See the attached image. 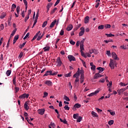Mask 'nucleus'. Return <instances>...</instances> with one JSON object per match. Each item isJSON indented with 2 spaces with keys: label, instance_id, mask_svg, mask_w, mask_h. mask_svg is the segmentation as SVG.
Wrapping results in <instances>:
<instances>
[{
  "label": "nucleus",
  "instance_id": "35",
  "mask_svg": "<svg viewBox=\"0 0 128 128\" xmlns=\"http://www.w3.org/2000/svg\"><path fill=\"white\" fill-rule=\"evenodd\" d=\"M14 90L15 94H16V92H18L20 90V88L16 86L14 88Z\"/></svg>",
  "mask_w": 128,
  "mask_h": 128
},
{
  "label": "nucleus",
  "instance_id": "58",
  "mask_svg": "<svg viewBox=\"0 0 128 128\" xmlns=\"http://www.w3.org/2000/svg\"><path fill=\"white\" fill-rule=\"evenodd\" d=\"M96 111H98V112H102V110L98 108H96Z\"/></svg>",
  "mask_w": 128,
  "mask_h": 128
},
{
  "label": "nucleus",
  "instance_id": "13",
  "mask_svg": "<svg viewBox=\"0 0 128 128\" xmlns=\"http://www.w3.org/2000/svg\"><path fill=\"white\" fill-rule=\"evenodd\" d=\"M89 22H90V17L88 16H86V17H85L84 19V24H88Z\"/></svg>",
  "mask_w": 128,
  "mask_h": 128
},
{
  "label": "nucleus",
  "instance_id": "36",
  "mask_svg": "<svg viewBox=\"0 0 128 128\" xmlns=\"http://www.w3.org/2000/svg\"><path fill=\"white\" fill-rule=\"evenodd\" d=\"M82 116H79L77 119V122H82Z\"/></svg>",
  "mask_w": 128,
  "mask_h": 128
},
{
  "label": "nucleus",
  "instance_id": "61",
  "mask_svg": "<svg viewBox=\"0 0 128 128\" xmlns=\"http://www.w3.org/2000/svg\"><path fill=\"white\" fill-rule=\"evenodd\" d=\"M0 28L1 30H4V24H1L0 26Z\"/></svg>",
  "mask_w": 128,
  "mask_h": 128
},
{
  "label": "nucleus",
  "instance_id": "33",
  "mask_svg": "<svg viewBox=\"0 0 128 128\" xmlns=\"http://www.w3.org/2000/svg\"><path fill=\"white\" fill-rule=\"evenodd\" d=\"M107 86L108 88H112V82L110 81L109 82V84H107Z\"/></svg>",
  "mask_w": 128,
  "mask_h": 128
},
{
  "label": "nucleus",
  "instance_id": "19",
  "mask_svg": "<svg viewBox=\"0 0 128 128\" xmlns=\"http://www.w3.org/2000/svg\"><path fill=\"white\" fill-rule=\"evenodd\" d=\"M16 28L13 30L12 34H10V37L12 38V36H14V34H16Z\"/></svg>",
  "mask_w": 128,
  "mask_h": 128
},
{
  "label": "nucleus",
  "instance_id": "14",
  "mask_svg": "<svg viewBox=\"0 0 128 128\" xmlns=\"http://www.w3.org/2000/svg\"><path fill=\"white\" fill-rule=\"evenodd\" d=\"M102 76L100 74V72L96 73L94 76V78H102Z\"/></svg>",
  "mask_w": 128,
  "mask_h": 128
},
{
  "label": "nucleus",
  "instance_id": "12",
  "mask_svg": "<svg viewBox=\"0 0 128 128\" xmlns=\"http://www.w3.org/2000/svg\"><path fill=\"white\" fill-rule=\"evenodd\" d=\"M52 71L48 70L46 73L44 74V76H52Z\"/></svg>",
  "mask_w": 128,
  "mask_h": 128
},
{
  "label": "nucleus",
  "instance_id": "27",
  "mask_svg": "<svg viewBox=\"0 0 128 128\" xmlns=\"http://www.w3.org/2000/svg\"><path fill=\"white\" fill-rule=\"evenodd\" d=\"M82 106L79 104H76L74 106V108H80Z\"/></svg>",
  "mask_w": 128,
  "mask_h": 128
},
{
  "label": "nucleus",
  "instance_id": "7",
  "mask_svg": "<svg viewBox=\"0 0 128 128\" xmlns=\"http://www.w3.org/2000/svg\"><path fill=\"white\" fill-rule=\"evenodd\" d=\"M80 32H79V36H82L84 34V28L82 27L80 28Z\"/></svg>",
  "mask_w": 128,
  "mask_h": 128
},
{
  "label": "nucleus",
  "instance_id": "30",
  "mask_svg": "<svg viewBox=\"0 0 128 128\" xmlns=\"http://www.w3.org/2000/svg\"><path fill=\"white\" fill-rule=\"evenodd\" d=\"M64 100H66V102H70V98H68V97L66 95L64 96Z\"/></svg>",
  "mask_w": 128,
  "mask_h": 128
},
{
  "label": "nucleus",
  "instance_id": "1",
  "mask_svg": "<svg viewBox=\"0 0 128 128\" xmlns=\"http://www.w3.org/2000/svg\"><path fill=\"white\" fill-rule=\"evenodd\" d=\"M114 66H118V63L116 61L114 60L110 59L109 66L111 70H114Z\"/></svg>",
  "mask_w": 128,
  "mask_h": 128
},
{
  "label": "nucleus",
  "instance_id": "40",
  "mask_svg": "<svg viewBox=\"0 0 128 128\" xmlns=\"http://www.w3.org/2000/svg\"><path fill=\"white\" fill-rule=\"evenodd\" d=\"M46 24H48V22H44L42 25V28H46Z\"/></svg>",
  "mask_w": 128,
  "mask_h": 128
},
{
  "label": "nucleus",
  "instance_id": "53",
  "mask_svg": "<svg viewBox=\"0 0 128 128\" xmlns=\"http://www.w3.org/2000/svg\"><path fill=\"white\" fill-rule=\"evenodd\" d=\"M80 76H84V70H80Z\"/></svg>",
  "mask_w": 128,
  "mask_h": 128
},
{
  "label": "nucleus",
  "instance_id": "42",
  "mask_svg": "<svg viewBox=\"0 0 128 128\" xmlns=\"http://www.w3.org/2000/svg\"><path fill=\"white\" fill-rule=\"evenodd\" d=\"M44 94L43 96L44 98H46V96H48V92H44Z\"/></svg>",
  "mask_w": 128,
  "mask_h": 128
},
{
  "label": "nucleus",
  "instance_id": "49",
  "mask_svg": "<svg viewBox=\"0 0 128 128\" xmlns=\"http://www.w3.org/2000/svg\"><path fill=\"white\" fill-rule=\"evenodd\" d=\"M30 36V33H27V34L26 35V36L24 37V40H26L28 38V36Z\"/></svg>",
  "mask_w": 128,
  "mask_h": 128
},
{
  "label": "nucleus",
  "instance_id": "52",
  "mask_svg": "<svg viewBox=\"0 0 128 128\" xmlns=\"http://www.w3.org/2000/svg\"><path fill=\"white\" fill-rule=\"evenodd\" d=\"M16 8V6L15 4H12V10H14Z\"/></svg>",
  "mask_w": 128,
  "mask_h": 128
},
{
  "label": "nucleus",
  "instance_id": "55",
  "mask_svg": "<svg viewBox=\"0 0 128 128\" xmlns=\"http://www.w3.org/2000/svg\"><path fill=\"white\" fill-rule=\"evenodd\" d=\"M60 0H57V1L54 4V6H58V4H60Z\"/></svg>",
  "mask_w": 128,
  "mask_h": 128
},
{
  "label": "nucleus",
  "instance_id": "6",
  "mask_svg": "<svg viewBox=\"0 0 128 128\" xmlns=\"http://www.w3.org/2000/svg\"><path fill=\"white\" fill-rule=\"evenodd\" d=\"M28 104H30V102L28 101L26 102L24 104V108L26 110H30Z\"/></svg>",
  "mask_w": 128,
  "mask_h": 128
},
{
  "label": "nucleus",
  "instance_id": "15",
  "mask_svg": "<svg viewBox=\"0 0 128 128\" xmlns=\"http://www.w3.org/2000/svg\"><path fill=\"white\" fill-rule=\"evenodd\" d=\"M56 24V20L55 19L50 24V28H54V24Z\"/></svg>",
  "mask_w": 128,
  "mask_h": 128
},
{
  "label": "nucleus",
  "instance_id": "5",
  "mask_svg": "<svg viewBox=\"0 0 128 128\" xmlns=\"http://www.w3.org/2000/svg\"><path fill=\"white\" fill-rule=\"evenodd\" d=\"M45 112H46V110L44 108L38 109V114H40V116H43V114H44Z\"/></svg>",
  "mask_w": 128,
  "mask_h": 128
},
{
  "label": "nucleus",
  "instance_id": "64",
  "mask_svg": "<svg viewBox=\"0 0 128 128\" xmlns=\"http://www.w3.org/2000/svg\"><path fill=\"white\" fill-rule=\"evenodd\" d=\"M21 15H22V18H24V11L22 12Z\"/></svg>",
  "mask_w": 128,
  "mask_h": 128
},
{
  "label": "nucleus",
  "instance_id": "37",
  "mask_svg": "<svg viewBox=\"0 0 128 128\" xmlns=\"http://www.w3.org/2000/svg\"><path fill=\"white\" fill-rule=\"evenodd\" d=\"M104 28H110V24H105L104 26Z\"/></svg>",
  "mask_w": 128,
  "mask_h": 128
},
{
  "label": "nucleus",
  "instance_id": "60",
  "mask_svg": "<svg viewBox=\"0 0 128 128\" xmlns=\"http://www.w3.org/2000/svg\"><path fill=\"white\" fill-rule=\"evenodd\" d=\"M91 70H96V66L94 65L91 66Z\"/></svg>",
  "mask_w": 128,
  "mask_h": 128
},
{
  "label": "nucleus",
  "instance_id": "54",
  "mask_svg": "<svg viewBox=\"0 0 128 128\" xmlns=\"http://www.w3.org/2000/svg\"><path fill=\"white\" fill-rule=\"evenodd\" d=\"M50 126L53 128H56V124L52 122H51Z\"/></svg>",
  "mask_w": 128,
  "mask_h": 128
},
{
  "label": "nucleus",
  "instance_id": "62",
  "mask_svg": "<svg viewBox=\"0 0 128 128\" xmlns=\"http://www.w3.org/2000/svg\"><path fill=\"white\" fill-rule=\"evenodd\" d=\"M14 40H18V36H15Z\"/></svg>",
  "mask_w": 128,
  "mask_h": 128
},
{
  "label": "nucleus",
  "instance_id": "34",
  "mask_svg": "<svg viewBox=\"0 0 128 128\" xmlns=\"http://www.w3.org/2000/svg\"><path fill=\"white\" fill-rule=\"evenodd\" d=\"M104 26L100 25L98 26V30H104Z\"/></svg>",
  "mask_w": 128,
  "mask_h": 128
},
{
  "label": "nucleus",
  "instance_id": "45",
  "mask_svg": "<svg viewBox=\"0 0 128 128\" xmlns=\"http://www.w3.org/2000/svg\"><path fill=\"white\" fill-rule=\"evenodd\" d=\"M106 54L108 56H110V50H106Z\"/></svg>",
  "mask_w": 128,
  "mask_h": 128
},
{
  "label": "nucleus",
  "instance_id": "23",
  "mask_svg": "<svg viewBox=\"0 0 128 128\" xmlns=\"http://www.w3.org/2000/svg\"><path fill=\"white\" fill-rule=\"evenodd\" d=\"M50 46H46L43 48V50H44V52H48L50 50Z\"/></svg>",
  "mask_w": 128,
  "mask_h": 128
},
{
  "label": "nucleus",
  "instance_id": "57",
  "mask_svg": "<svg viewBox=\"0 0 128 128\" xmlns=\"http://www.w3.org/2000/svg\"><path fill=\"white\" fill-rule=\"evenodd\" d=\"M70 44H72V46H74L76 44V42H74L72 40L70 41Z\"/></svg>",
  "mask_w": 128,
  "mask_h": 128
},
{
  "label": "nucleus",
  "instance_id": "39",
  "mask_svg": "<svg viewBox=\"0 0 128 128\" xmlns=\"http://www.w3.org/2000/svg\"><path fill=\"white\" fill-rule=\"evenodd\" d=\"M56 10H58V8H55L53 10H52L50 12V14H54V12H56Z\"/></svg>",
  "mask_w": 128,
  "mask_h": 128
},
{
  "label": "nucleus",
  "instance_id": "44",
  "mask_svg": "<svg viewBox=\"0 0 128 128\" xmlns=\"http://www.w3.org/2000/svg\"><path fill=\"white\" fill-rule=\"evenodd\" d=\"M64 110H70V107H68V106L66 105L64 107Z\"/></svg>",
  "mask_w": 128,
  "mask_h": 128
},
{
  "label": "nucleus",
  "instance_id": "18",
  "mask_svg": "<svg viewBox=\"0 0 128 128\" xmlns=\"http://www.w3.org/2000/svg\"><path fill=\"white\" fill-rule=\"evenodd\" d=\"M72 28H73V26H72V24H70L69 25L67 28H66V30L68 31V32H70V30H72Z\"/></svg>",
  "mask_w": 128,
  "mask_h": 128
},
{
  "label": "nucleus",
  "instance_id": "43",
  "mask_svg": "<svg viewBox=\"0 0 128 128\" xmlns=\"http://www.w3.org/2000/svg\"><path fill=\"white\" fill-rule=\"evenodd\" d=\"M73 118H74L75 120H76V118H78V114H74L73 116Z\"/></svg>",
  "mask_w": 128,
  "mask_h": 128
},
{
  "label": "nucleus",
  "instance_id": "4",
  "mask_svg": "<svg viewBox=\"0 0 128 128\" xmlns=\"http://www.w3.org/2000/svg\"><path fill=\"white\" fill-rule=\"evenodd\" d=\"M100 89H98L94 92H93L89 94L88 95V96H96V95L98 94V92H100Z\"/></svg>",
  "mask_w": 128,
  "mask_h": 128
},
{
  "label": "nucleus",
  "instance_id": "17",
  "mask_svg": "<svg viewBox=\"0 0 128 128\" xmlns=\"http://www.w3.org/2000/svg\"><path fill=\"white\" fill-rule=\"evenodd\" d=\"M13 84L15 86H16V77L14 76L12 80Z\"/></svg>",
  "mask_w": 128,
  "mask_h": 128
},
{
  "label": "nucleus",
  "instance_id": "59",
  "mask_svg": "<svg viewBox=\"0 0 128 128\" xmlns=\"http://www.w3.org/2000/svg\"><path fill=\"white\" fill-rule=\"evenodd\" d=\"M65 76L66 78H68V77L70 76V73H68V74H65Z\"/></svg>",
  "mask_w": 128,
  "mask_h": 128
},
{
  "label": "nucleus",
  "instance_id": "47",
  "mask_svg": "<svg viewBox=\"0 0 128 128\" xmlns=\"http://www.w3.org/2000/svg\"><path fill=\"white\" fill-rule=\"evenodd\" d=\"M80 82V79H78V78H76V79L74 81L75 84H76V82Z\"/></svg>",
  "mask_w": 128,
  "mask_h": 128
},
{
  "label": "nucleus",
  "instance_id": "20",
  "mask_svg": "<svg viewBox=\"0 0 128 128\" xmlns=\"http://www.w3.org/2000/svg\"><path fill=\"white\" fill-rule=\"evenodd\" d=\"M92 114L94 118H98V114H96V112L92 111Z\"/></svg>",
  "mask_w": 128,
  "mask_h": 128
},
{
  "label": "nucleus",
  "instance_id": "63",
  "mask_svg": "<svg viewBox=\"0 0 128 128\" xmlns=\"http://www.w3.org/2000/svg\"><path fill=\"white\" fill-rule=\"evenodd\" d=\"M6 17V14H3L2 15L0 16V18H4Z\"/></svg>",
  "mask_w": 128,
  "mask_h": 128
},
{
  "label": "nucleus",
  "instance_id": "8",
  "mask_svg": "<svg viewBox=\"0 0 128 128\" xmlns=\"http://www.w3.org/2000/svg\"><path fill=\"white\" fill-rule=\"evenodd\" d=\"M28 96H30V94L24 93L23 94L20 96H19V98H28Z\"/></svg>",
  "mask_w": 128,
  "mask_h": 128
},
{
  "label": "nucleus",
  "instance_id": "56",
  "mask_svg": "<svg viewBox=\"0 0 128 128\" xmlns=\"http://www.w3.org/2000/svg\"><path fill=\"white\" fill-rule=\"evenodd\" d=\"M64 31L63 30H61L60 34V36H64Z\"/></svg>",
  "mask_w": 128,
  "mask_h": 128
},
{
  "label": "nucleus",
  "instance_id": "2",
  "mask_svg": "<svg viewBox=\"0 0 128 128\" xmlns=\"http://www.w3.org/2000/svg\"><path fill=\"white\" fill-rule=\"evenodd\" d=\"M56 63L57 64L56 66H62V62L60 57L57 58Z\"/></svg>",
  "mask_w": 128,
  "mask_h": 128
},
{
  "label": "nucleus",
  "instance_id": "32",
  "mask_svg": "<svg viewBox=\"0 0 128 128\" xmlns=\"http://www.w3.org/2000/svg\"><path fill=\"white\" fill-rule=\"evenodd\" d=\"M106 36H108V38H112V36H114V34H105Z\"/></svg>",
  "mask_w": 128,
  "mask_h": 128
},
{
  "label": "nucleus",
  "instance_id": "21",
  "mask_svg": "<svg viewBox=\"0 0 128 128\" xmlns=\"http://www.w3.org/2000/svg\"><path fill=\"white\" fill-rule=\"evenodd\" d=\"M97 70H99V72H98L99 74H100V72H104V68L102 67H99V68H97Z\"/></svg>",
  "mask_w": 128,
  "mask_h": 128
},
{
  "label": "nucleus",
  "instance_id": "22",
  "mask_svg": "<svg viewBox=\"0 0 128 128\" xmlns=\"http://www.w3.org/2000/svg\"><path fill=\"white\" fill-rule=\"evenodd\" d=\"M40 31L38 32L36 34V35L33 38L32 40H36V38H38V34H40Z\"/></svg>",
  "mask_w": 128,
  "mask_h": 128
},
{
  "label": "nucleus",
  "instance_id": "11",
  "mask_svg": "<svg viewBox=\"0 0 128 128\" xmlns=\"http://www.w3.org/2000/svg\"><path fill=\"white\" fill-rule=\"evenodd\" d=\"M45 84H46V86H50L52 85V82L50 80H47L44 82Z\"/></svg>",
  "mask_w": 128,
  "mask_h": 128
},
{
  "label": "nucleus",
  "instance_id": "9",
  "mask_svg": "<svg viewBox=\"0 0 128 128\" xmlns=\"http://www.w3.org/2000/svg\"><path fill=\"white\" fill-rule=\"evenodd\" d=\"M80 74V68H78V72L73 76V78H78Z\"/></svg>",
  "mask_w": 128,
  "mask_h": 128
},
{
  "label": "nucleus",
  "instance_id": "31",
  "mask_svg": "<svg viewBox=\"0 0 128 128\" xmlns=\"http://www.w3.org/2000/svg\"><path fill=\"white\" fill-rule=\"evenodd\" d=\"M114 120H110L108 122V124L109 126H112V125L114 124Z\"/></svg>",
  "mask_w": 128,
  "mask_h": 128
},
{
  "label": "nucleus",
  "instance_id": "46",
  "mask_svg": "<svg viewBox=\"0 0 128 128\" xmlns=\"http://www.w3.org/2000/svg\"><path fill=\"white\" fill-rule=\"evenodd\" d=\"M81 62L84 66V68H86V62L84 61V60H81Z\"/></svg>",
  "mask_w": 128,
  "mask_h": 128
},
{
  "label": "nucleus",
  "instance_id": "29",
  "mask_svg": "<svg viewBox=\"0 0 128 128\" xmlns=\"http://www.w3.org/2000/svg\"><path fill=\"white\" fill-rule=\"evenodd\" d=\"M107 112H110L111 116H114L116 114V112H112L111 110H108Z\"/></svg>",
  "mask_w": 128,
  "mask_h": 128
},
{
  "label": "nucleus",
  "instance_id": "28",
  "mask_svg": "<svg viewBox=\"0 0 128 128\" xmlns=\"http://www.w3.org/2000/svg\"><path fill=\"white\" fill-rule=\"evenodd\" d=\"M84 80V76H80V84H82Z\"/></svg>",
  "mask_w": 128,
  "mask_h": 128
},
{
  "label": "nucleus",
  "instance_id": "3",
  "mask_svg": "<svg viewBox=\"0 0 128 128\" xmlns=\"http://www.w3.org/2000/svg\"><path fill=\"white\" fill-rule=\"evenodd\" d=\"M112 56L113 58V60H119L120 58L118 57V55H116V54L114 52H112Z\"/></svg>",
  "mask_w": 128,
  "mask_h": 128
},
{
  "label": "nucleus",
  "instance_id": "25",
  "mask_svg": "<svg viewBox=\"0 0 128 128\" xmlns=\"http://www.w3.org/2000/svg\"><path fill=\"white\" fill-rule=\"evenodd\" d=\"M40 36H42V33H40V34H38V37L36 39V40H42V37Z\"/></svg>",
  "mask_w": 128,
  "mask_h": 128
},
{
  "label": "nucleus",
  "instance_id": "10",
  "mask_svg": "<svg viewBox=\"0 0 128 128\" xmlns=\"http://www.w3.org/2000/svg\"><path fill=\"white\" fill-rule=\"evenodd\" d=\"M68 58L70 62H72V60H73V61L76 60V58H74V56L72 55L68 56Z\"/></svg>",
  "mask_w": 128,
  "mask_h": 128
},
{
  "label": "nucleus",
  "instance_id": "16",
  "mask_svg": "<svg viewBox=\"0 0 128 128\" xmlns=\"http://www.w3.org/2000/svg\"><path fill=\"white\" fill-rule=\"evenodd\" d=\"M52 4V3H48L47 5V10L46 12H48V10H50V8H51Z\"/></svg>",
  "mask_w": 128,
  "mask_h": 128
},
{
  "label": "nucleus",
  "instance_id": "51",
  "mask_svg": "<svg viewBox=\"0 0 128 128\" xmlns=\"http://www.w3.org/2000/svg\"><path fill=\"white\" fill-rule=\"evenodd\" d=\"M28 18H30V16H28V15H26V16L25 17V18H24V22H26V20H28Z\"/></svg>",
  "mask_w": 128,
  "mask_h": 128
},
{
  "label": "nucleus",
  "instance_id": "24",
  "mask_svg": "<svg viewBox=\"0 0 128 128\" xmlns=\"http://www.w3.org/2000/svg\"><path fill=\"white\" fill-rule=\"evenodd\" d=\"M11 74H12V70H8L6 72V75L7 76H10Z\"/></svg>",
  "mask_w": 128,
  "mask_h": 128
},
{
  "label": "nucleus",
  "instance_id": "38",
  "mask_svg": "<svg viewBox=\"0 0 128 128\" xmlns=\"http://www.w3.org/2000/svg\"><path fill=\"white\" fill-rule=\"evenodd\" d=\"M120 86H128V84H126L124 83H122V82H120Z\"/></svg>",
  "mask_w": 128,
  "mask_h": 128
},
{
  "label": "nucleus",
  "instance_id": "26",
  "mask_svg": "<svg viewBox=\"0 0 128 128\" xmlns=\"http://www.w3.org/2000/svg\"><path fill=\"white\" fill-rule=\"evenodd\" d=\"M61 122H63V124H68V122L66 121V120L64 119V120L62 118H60Z\"/></svg>",
  "mask_w": 128,
  "mask_h": 128
},
{
  "label": "nucleus",
  "instance_id": "50",
  "mask_svg": "<svg viewBox=\"0 0 128 128\" xmlns=\"http://www.w3.org/2000/svg\"><path fill=\"white\" fill-rule=\"evenodd\" d=\"M24 56V53L20 52L18 56V58H22V56Z\"/></svg>",
  "mask_w": 128,
  "mask_h": 128
},
{
  "label": "nucleus",
  "instance_id": "48",
  "mask_svg": "<svg viewBox=\"0 0 128 128\" xmlns=\"http://www.w3.org/2000/svg\"><path fill=\"white\" fill-rule=\"evenodd\" d=\"M20 8L19 7V6H18L16 8V12H17L18 14H20Z\"/></svg>",
  "mask_w": 128,
  "mask_h": 128
},
{
  "label": "nucleus",
  "instance_id": "41",
  "mask_svg": "<svg viewBox=\"0 0 128 128\" xmlns=\"http://www.w3.org/2000/svg\"><path fill=\"white\" fill-rule=\"evenodd\" d=\"M80 50H84V48L83 44H80Z\"/></svg>",
  "mask_w": 128,
  "mask_h": 128
}]
</instances>
